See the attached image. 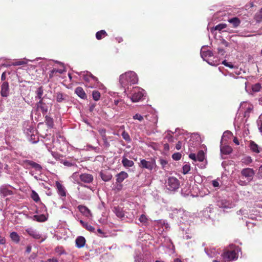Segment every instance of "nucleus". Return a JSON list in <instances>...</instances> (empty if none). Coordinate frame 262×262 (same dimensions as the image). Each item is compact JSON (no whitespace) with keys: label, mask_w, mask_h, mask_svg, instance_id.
<instances>
[{"label":"nucleus","mask_w":262,"mask_h":262,"mask_svg":"<svg viewBox=\"0 0 262 262\" xmlns=\"http://www.w3.org/2000/svg\"><path fill=\"white\" fill-rule=\"evenodd\" d=\"M0 193L2 196L5 197L13 194V191L9 189L8 186H2L0 188Z\"/></svg>","instance_id":"f8f14e48"},{"label":"nucleus","mask_w":262,"mask_h":262,"mask_svg":"<svg viewBox=\"0 0 262 262\" xmlns=\"http://www.w3.org/2000/svg\"><path fill=\"white\" fill-rule=\"evenodd\" d=\"M218 206L220 208H226L228 207V203L226 200H221L218 202Z\"/></svg>","instance_id":"72a5a7b5"},{"label":"nucleus","mask_w":262,"mask_h":262,"mask_svg":"<svg viewBox=\"0 0 262 262\" xmlns=\"http://www.w3.org/2000/svg\"><path fill=\"white\" fill-rule=\"evenodd\" d=\"M114 103V105L116 106H120L121 104H123V103L121 99L115 100Z\"/></svg>","instance_id":"a18cd8bd"},{"label":"nucleus","mask_w":262,"mask_h":262,"mask_svg":"<svg viewBox=\"0 0 262 262\" xmlns=\"http://www.w3.org/2000/svg\"><path fill=\"white\" fill-rule=\"evenodd\" d=\"M120 128L122 129H124V126L123 125L120 126ZM122 138L127 142H130L131 141V138L127 132H126L125 130H123V131L122 133Z\"/></svg>","instance_id":"412c9836"},{"label":"nucleus","mask_w":262,"mask_h":262,"mask_svg":"<svg viewBox=\"0 0 262 262\" xmlns=\"http://www.w3.org/2000/svg\"><path fill=\"white\" fill-rule=\"evenodd\" d=\"M56 186L57 189L58 194L64 200L67 195L65 187L58 181L56 182Z\"/></svg>","instance_id":"39448f33"},{"label":"nucleus","mask_w":262,"mask_h":262,"mask_svg":"<svg viewBox=\"0 0 262 262\" xmlns=\"http://www.w3.org/2000/svg\"><path fill=\"white\" fill-rule=\"evenodd\" d=\"M114 211L118 217L122 218L124 216V212L121 208L119 207H114Z\"/></svg>","instance_id":"aec40b11"},{"label":"nucleus","mask_w":262,"mask_h":262,"mask_svg":"<svg viewBox=\"0 0 262 262\" xmlns=\"http://www.w3.org/2000/svg\"><path fill=\"white\" fill-rule=\"evenodd\" d=\"M241 174L242 176L247 178V180L250 181H251L253 176L254 175V170L250 168H244L241 171Z\"/></svg>","instance_id":"423d86ee"},{"label":"nucleus","mask_w":262,"mask_h":262,"mask_svg":"<svg viewBox=\"0 0 262 262\" xmlns=\"http://www.w3.org/2000/svg\"><path fill=\"white\" fill-rule=\"evenodd\" d=\"M75 93L81 98L86 99L87 98L86 94L82 88L78 86L76 88Z\"/></svg>","instance_id":"2eb2a0df"},{"label":"nucleus","mask_w":262,"mask_h":262,"mask_svg":"<svg viewBox=\"0 0 262 262\" xmlns=\"http://www.w3.org/2000/svg\"><path fill=\"white\" fill-rule=\"evenodd\" d=\"M182 142L180 141H178L176 145V148L177 150H180L182 147Z\"/></svg>","instance_id":"8fccbe9b"},{"label":"nucleus","mask_w":262,"mask_h":262,"mask_svg":"<svg viewBox=\"0 0 262 262\" xmlns=\"http://www.w3.org/2000/svg\"><path fill=\"white\" fill-rule=\"evenodd\" d=\"M85 242L86 241L84 237L81 236H78L75 241L76 247L78 248H82L84 246Z\"/></svg>","instance_id":"dca6fc26"},{"label":"nucleus","mask_w":262,"mask_h":262,"mask_svg":"<svg viewBox=\"0 0 262 262\" xmlns=\"http://www.w3.org/2000/svg\"><path fill=\"white\" fill-rule=\"evenodd\" d=\"M233 142L234 143H235L236 145H239V142L238 141V139L236 138V137H235L234 139H233Z\"/></svg>","instance_id":"0e129e2a"},{"label":"nucleus","mask_w":262,"mask_h":262,"mask_svg":"<svg viewBox=\"0 0 262 262\" xmlns=\"http://www.w3.org/2000/svg\"><path fill=\"white\" fill-rule=\"evenodd\" d=\"M36 110H40L43 114H46L48 111L47 105L43 102V100H39L36 104Z\"/></svg>","instance_id":"6e6552de"},{"label":"nucleus","mask_w":262,"mask_h":262,"mask_svg":"<svg viewBox=\"0 0 262 262\" xmlns=\"http://www.w3.org/2000/svg\"><path fill=\"white\" fill-rule=\"evenodd\" d=\"M36 98H38L39 100H43L42 95L43 93V89L42 86L39 87L36 90Z\"/></svg>","instance_id":"cd10ccee"},{"label":"nucleus","mask_w":262,"mask_h":262,"mask_svg":"<svg viewBox=\"0 0 262 262\" xmlns=\"http://www.w3.org/2000/svg\"><path fill=\"white\" fill-rule=\"evenodd\" d=\"M45 122L48 127L50 128L53 127L54 121L52 118L48 115H46L45 117Z\"/></svg>","instance_id":"393cba45"},{"label":"nucleus","mask_w":262,"mask_h":262,"mask_svg":"<svg viewBox=\"0 0 262 262\" xmlns=\"http://www.w3.org/2000/svg\"><path fill=\"white\" fill-rule=\"evenodd\" d=\"M102 140H103V143H104V146H105L106 147H110V144L109 142H108V140H107V137L103 138H102Z\"/></svg>","instance_id":"49530a36"},{"label":"nucleus","mask_w":262,"mask_h":262,"mask_svg":"<svg viewBox=\"0 0 262 262\" xmlns=\"http://www.w3.org/2000/svg\"><path fill=\"white\" fill-rule=\"evenodd\" d=\"M25 64V62L24 61H17L12 63L13 66H20Z\"/></svg>","instance_id":"09e8293b"},{"label":"nucleus","mask_w":262,"mask_h":262,"mask_svg":"<svg viewBox=\"0 0 262 262\" xmlns=\"http://www.w3.org/2000/svg\"><path fill=\"white\" fill-rule=\"evenodd\" d=\"M99 134L102 137V138L107 137L106 135V129H101L99 130Z\"/></svg>","instance_id":"79ce46f5"},{"label":"nucleus","mask_w":262,"mask_h":262,"mask_svg":"<svg viewBox=\"0 0 262 262\" xmlns=\"http://www.w3.org/2000/svg\"><path fill=\"white\" fill-rule=\"evenodd\" d=\"M160 164H161V165L163 167H164L167 164V161L163 159H161L160 160Z\"/></svg>","instance_id":"bf43d9fd"},{"label":"nucleus","mask_w":262,"mask_h":262,"mask_svg":"<svg viewBox=\"0 0 262 262\" xmlns=\"http://www.w3.org/2000/svg\"><path fill=\"white\" fill-rule=\"evenodd\" d=\"M223 259L225 260L231 261L237 257V253L235 250H227L225 251L222 255Z\"/></svg>","instance_id":"20e7f679"},{"label":"nucleus","mask_w":262,"mask_h":262,"mask_svg":"<svg viewBox=\"0 0 262 262\" xmlns=\"http://www.w3.org/2000/svg\"><path fill=\"white\" fill-rule=\"evenodd\" d=\"M260 88H261L260 85L259 84L257 83L254 85V87L253 88V90L255 91H259L260 90Z\"/></svg>","instance_id":"603ef678"},{"label":"nucleus","mask_w":262,"mask_h":262,"mask_svg":"<svg viewBox=\"0 0 262 262\" xmlns=\"http://www.w3.org/2000/svg\"><path fill=\"white\" fill-rule=\"evenodd\" d=\"M212 184L213 186L214 187L219 186V183L215 180L212 181Z\"/></svg>","instance_id":"6e6d98bb"},{"label":"nucleus","mask_w":262,"mask_h":262,"mask_svg":"<svg viewBox=\"0 0 262 262\" xmlns=\"http://www.w3.org/2000/svg\"><path fill=\"white\" fill-rule=\"evenodd\" d=\"M221 151L223 154L229 155L232 152V149L230 146H226L222 147L221 148Z\"/></svg>","instance_id":"c85d7f7f"},{"label":"nucleus","mask_w":262,"mask_h":262,"mask_svg":"<svg viewBox=\"0 0 262 262\" xmlns=\"http://www.w3.org/2000/svg\"><path fill=\"white\" fill-rule=\"evenodd\" d=\"M154 162L152 161H147L145 159H142L140 161L139 166L142 168L152 170L154 168Z\"/></svg>","instance_id":"0eeeda50"},{"label":"nucleus","mask_w":262,"mask_h":262,"mask_svg":"<svg viewBox=\"0 0 262 262\" xmlns=\"http://www.w3.org/2000/svg\"><path fill=\"white\" fill-rule=\"evenodd\" d=\"M128 177V174L125 171H121L120 173L116 174V183H122V182Z\"/></svg>","instance_id":"9d476101"},{"label":"nucleus","mask_w":262,"mask_h":262,"mask_svg":"<svg viewBox=\"0 0 262 262\" xmlns=\"http://www.w3.org/2000/svg\"><path fill=\"white\" fill-rule=\"evenodd\" d=\"M24 162L30 165L32 167L34 168L36 170L41 171L42 170V167L39 164L33 161L26 160L24 161Z\"/></svg>","instance_id":"4468645a"},{"label":"nucleus","mask_w":262,"mask_h":262,"mask_svg":"<svg viewBox=\"0 0 262 262\" xmlns=\"http://www.w3.org/2000/svg\"><path fill=\"white\" fill-rule=\"evenodd\" d=\"M165 139H167V141L169 142H174L173 137L170 134H168L165 137Z\"/></svg>","instance_id":"37998d69"},{"label":"nucleus","mask_w":262,"mask_h":262,"mask_svg":"<svg viewBox=\"0 0 262 262\" xmlns=\"http://www.w3.org/2000/svg\"><path fill=\"white\" fill-rule=\"evenodd\" d=\"M182 155L180 152H176L172 155V158L173 160L178 161L181 159Z\"/></svg>","instance_id":"4c0bfd02"},{"label":"nucleus","mask_w":262,"mask_h":262,"mask_svg":"<svg viewBox=\"0 0 262 262\" xmlns=\"http://www.w3.org/2000/svg\"><path fill=\"white\" fill-rule=\"evenodd\" d=\"M26 231L29 235L31 236L35 239H39L41 237L39 233L32 228H28L26 230Z\"/></svg>","instance_id":"f3484780"},{"label":"nucleus","mask_w":262,"mask_h":262,"mask_svg":"<svg viewBox=\"0 0 262 262\" xmlns=\"http://www.w3.org/2000/svg\"><path fill=\"white\" fill-rule=\"evenodd\" d=\"M89 76L90 79H93L94 81H96L98 80V79L95 76H93L91 73H89Z\"/></svg>","instance_id":"13d9d810"},{"label":"nucleus","mask_w":262,"mask_h":262,"mask_svg":"<svg viewBox=\"0 0 262 262\" xmlns=\"http://www.w3.org/2000/svg\"><path fill=\"white\" fill-rule=\"evenodd\" d=\"M6 243V239L0 235V244L4 245Z\"/></svg>","instance_id":"5fc2aeb1"},{"label":"nucleus","mask_w":262,"mask_h":262,"mask_svg":"<svg viewBox=\"0 0 262 262\" xmlns=\"http://www.w3.org/2000/svg\"><path fill=\"white\" fill-rule=\"evenodd\" d=\"M31 197L35 202H38L40 201V198L38 194L34 190L32 191Z\"/></svg>","instance_id":"2f4dec72"},{"label":"nucleus","mask_w":262,"mask_h":262,"mask_svg":"<svg viewBox=\"0 0 262 262\" xmlns=\"http://www.w3.org/2000/svg\"><path fill=\"white\" fill-rule=\"evenodd\" d=\"M164 148L165 150H168L169 149V145L167 143H165L164 144Z\"/></svg>","instance_id":"69168bd1"},{"label":"nucleus","mask_w":262,"mask_h":262,"mask_svg":"<svg viewBox=\"0 0 262 262\" xmlns=\"http://www.w3.org/2000/svg\"><path fill=\"white\" fill-rule=\"evenodd\" d=\"M226 27H227V25L225 24H220L215 27L214 29L215 30L221 31V30L226 28Z\"/></svg>","instance_id":"e433bc0d"},{"label":"nucleus","mask_w":262,"mask_h":262,"mask_svg":"<svg viewBox=\"0 0 262 262\" xmlns=\"http://www.w3.org/2000/svg\"><path fill=\"white\" fill-rule=\"evenodd\" d=\"M9 93V86L8 82H4L1 86V95L2 97H7Z\"/></svg>","instance_id":"1a4fd4ad"},{"label":"nucleus","mask_w":262,"mask_h":262,"mask_svg":"<svg viewBox=\"0 0 262 262\" xmlns=\"http://www.w3.org/2000/svg\"><path fill=\"white\" fill-rule=\"evenodd\" d=\"M122 163L125 167H130L134 166V163L133 161L129 160L125 157H123Z\"/></svg>","instance_id":"a211bd4d"},{"label":"nucleus","mask_w":262,"mask_h":262,"mask_svg":"<svg viewBox=\"0 0 262 262\" xmlns=\"http://www.w3.org/2000/svg\"><path fill=\"white\" fill-rule=\"evenodd\" d=\"M204 152L203 150H200L197 154V159L200 162L203 161L204 159Z\"/></svg>","instance_id":"f704fd0d"},{"label":"nucleus","mask_w":262,"mask_h":262,"mask_svg":"<svg viewBox=\"0 0 262 262\" xmlns=\"http://www.w3.org/2000/svg\"><path fill=\"white\" fill-rule=\"evenodd\" d=\"M6 79V73L4 72L1 76V80H5Z\"/></svg>","instance_id":"774afa93"},{"label":"nucleus","mask_w":262,"mask_h":262,"mask_svg":"<svg viewBox=\"0 0 262 262\" xmlns=\"http://www.w3.org/2000/svg\"><path fill=\"white\" fill-rule=\"evenodd\" d=\"M189 157L194 160V161H196V157L195 154L191 153L189 155Z\"/></svg>","instance_id":"864d4df0"},{"label":"nucleus","mask_w":262,"mask_h":262,"mask_svg":"<svg viewBox=\"0 0 262 262\" xmlns=\"http://www.w3.org/2000/svg\"><path fill=\"white\" fill-rule=\"evenodd\" d=\"M222 64H223L224 65H225L226 67H229L231 69L233 68V66L232 64H231L230 63H228V62H227V61L226 60H224L222 62Z\"/></svg>","instance_id":"de8ad7c7"},{"label":"nucleus","mask_w":262,"mask_h":262,"mask_svg":"<svg viewBox=\"0 0 262 262\" xmlns=\"http://www.w3.org/2000/svg\"><path fill=\"white\" fill-rule=\"evenodd\" d=\"M122 187L123 185L121 183H116L115 190L119 191L122 189Z\"/></svg>","instance_id":"c03bdc74"},{"label":"nucleus","mask_w":262,"mask_h":262,"mask_svg":"<svg viewBox=\"0 0 262 262\" xmlns=\"http://www.w3.org/2000/svg\"><path fill=\"white\" fill-rule=\"evenodd\" d=\"M139 220L140 221V222L141 223H145L147 222V219L146 216L144 214H142L140 217H139Z\"/></svg>","instance_id":"ea45409f"},{"label":"nucleus","mask_w":262,"mask_h":262,"mask_svg":"<svg viewBox=\"0 0 262 262\" xmlns=\"http://www.w3.org/2000/svg\"><path fill=\"white\" fill-rule=\"evenodd\" d=\"M56 73H55V69H53L52 71H50V73L49 74V77L50 78H52L53 77L54 74Z\"/></svg>","instance_id":"052dcab7"},{"label":"nucleus","mask_w":262,"mask_h":262,"mask_svg":"<svg viewBox=\"0 0 262 262\" xmlns=\"http://www.w3.org/2000/svg\"><path fill=\"white\" fill-rule=\"evenodd\" d=\"M217 50H218V53L220 54L221 55H224V54L225 53L224 49H223L222 48H218Z\"/></svg>","instance_id":"4d7b16f0"},{"label":"nucleus","mask_w":262,"mask_h":262,"mask_svg":"<svg viewBox=\"0 0 262 262\" xmlns=\"http://www.w3.org/2000/svg\"><path fill=\"white\" fill-rule=\"evenodd\" d=\"M191 169V167L189 164H186L183 166V173L186 174L188 173Z\"/></svg>","instance_id":"c9c22d12"},{"label":"nucleus","mask_w":262,"mask_h":262,"mask_svg":"<svg viewBox=\"0 0 262 262\" xmlns=\"http://www.w3.org/2000/svg\"><path fill=\"white\" fill-rule=\"evenodd\" d=\"M120 83L123 88L132 84H134L138 82V77L137 74L133 71H129L120 75L119 79Z\"/></svg>","instance_id":"f257e3e1"},{"label":"nucleus","mask_w":262,"mask_h":262,"mask_svg":"<svg viewBox=\"0 0 262 262\" xmlns=\"http://www.w3.org/2000/svg\"><path fill=\"white\" fill-rule=\"evenodd\" d=\"M68 96L63 93L58 92L56 93V100L58 102H62L67 100Z\"/></svg>","instance_id":"6ab92c4d"},{"label":"nucleus","mask_w":262,"mask_h":262,"mask_svg":"<svg viewBox=\"0 0 262 262\" xmlns=\"http://www.w3.org/2000/svg\"><path fill=\"white\" fill-rule=\"evenodd\" d=\"M106 36H107V34L104 30H101L96 33V38L98 40H100Z\"/></svg>","instance_id":"b1692460"},{"label":"nucleus","mask_w":262,"mask_h":262,"mask_svg":"<svg viewBox=\"0 0 262 262\" xmlns=\"http://www.w3.org/2000/svg\"><path fill=\"white\" fill-rule=\"evenodd\" d=\"M10 237L11 239L15 242L16 243H18L20 241V237L18 234L15 232H12L10 234Z\"/></svg>","instance_id":"c756f323"},{"label":"nucleus","mask_w":262,"mask_h":262,"mask_svg":"<svg viewBox=\"0 0 262 262\" xmlns=\"http://www.w3.org/2000/svg\"><path fill=\"white\" fill-rule=\"evenodd\" d=\"M85 228L87 230L92 232H94L95 230V228L93 226H91V225L89 224L88 223H87V224L85 225Z\"/></svg>","instance_id":"58836bf2"},{"label":"nucleus","mask_w":262,"mask_h":262,"mask_svg":"<svg viewBox=\"0 0 262 262\" xmlns=\"http://www.w3.org/2000/svg\"><path fill=\"white\" fill-rule=\"evenodd\" d=\"M254 19L257 23H259L262 21V8L259 12L255 14L254 16Z\"/></svg>","instance_id":"7c9ffc66"},{"label":"nucleus","mask_w":262,"mask_h":262,"mask_svg":"<svg viewBox=\"0 0 262 262\" xmlns=\"http://www.w3.org/2000/svg\"><path fill=\"white\" fill-rule=\"evenodd\" d=\"M250 147L251 150L256 153H259L258 146L254 141H251L250 143Z\"/></svg>","instance_id":"a878e982"},{"label":"nucleus","mask_w":262,"mask_h":262,"mask_svg":"<svg viewBox=\"0 0 262 262\" xmlns=\"http://www.w3.org/2000/svg\"><path fill=\"white\" fill-rule=\"evenodd\" d=\"M143 90L139 88H135L133 90V95L130 99L134 102H138L141 100L144 96Z\"/></svg>","instance_id":"7ed1b4c3"},{"label":"nucleus","mask_w":262,"mask_h":262,"mask_svg":"<svg viewBox=\"0 0 262 262\" xmlns=\"http://www.w3.org/2000/svg\"><path fill=\"white\" fill-rule=\"evenodd\" d=\"M93 98L95 101H98L100 99L101 94L98 91H94L92 93Z\"/></svg>","instance_id":"473e14b6"},{"label":"nucleus","mask_w":262,"mask_h":262,"mask_svg":"<svg viewBox=\"0 0 262 262\" xmlns=\"http://www.w3.org/2000/svg\"><path fill=\"white\" fill-rule=\"evenodd\" d=\"M77 208L79 211L85 216L89 217L92 216L91 212L87 207L83 205H79Z\"/></svg>","instance_id":"9b49d317"},{"label":"nucleus","mask_w":262,"mask_h":262,"mask_svg":"<svg viewBox=\"0 0 262 262\" xmlns=\"http://www.w3.org/2000/svg\"><path fill=\"white\" fill-rule=\"evenodd\" d=\"M33 218L34 220L38 222H43L47 220V218L44 214L35 215Z\"/></svg>","instance_id":"5701e85b"},{"label":"nucleus","mask_w":262,"mask_h":262,"mask_svg":"<svg viewBox=\"0 0 262 262\" xmlns=\"http://www.w3.org/2000/svg\"><path fill=\"white\" fill-rule=\"evenodd\" d=\"M83 79L85 81H89L90 80V78L89 76V74L84 75Z\"/></svg>","instance_id":"680f3d73"},{"label":"nucleus","mask_w":262,"mask_h":262,"mask_svg":"<svg viewBox=\"0 0 262 262\" xmlns=\"http://www.w3.org/2000/svg\"><path fill=\"white\" fill-rule=\"evenodd\" d=\"M48 262H58L57 258H53L48 259Z\"/></svg>","instance_id":"e2e57ef3"},{"label":"nucleus","mask_w":262,"mask_h":262,"mask_svg":"<svg viewBox=\"0 0 262 262\" xmlns=\"http://www.w3.org/2000/svg\"><path fill=\"white\" fill-rule=\"evenodd\" d=\"M180 182L178 179L175 177H169L166 182V187L171 191H174L179 188Z\"/></svg>","instance_id":"f03ea898"},{"label":"nucleus","mask_w":262,"mask_h":262,"mask_svg":"<svg viewBox=\"0 0 262 262\" xmlns=\"http://www.w3.org/2000/svg\"><path fill=\"white\" fill-rule=\"evenodd\" d=\"M133 119L134 120H138L140 121H142L143 120V117L141 115L139 114H136L135 115L133 116Z\"/></svg>","instance_id":"a19ab883"},{"label":"nucleus","mask_w":262,"mask_h":262,"mask_svg":"<svg viewBox=\"0 0 262 262\" xmlns=\"http://www.w3.org/2000/svg\"><path fill=\"white\" fill-rule=\"evenodd\" d=\"M101 179L105 182L109 181L112 178V175L110 173H100Z\"/></svg>","instance_id":"bb28decb"},{"label":"nucleus","mask_w":262,"mask_h":262,"mask_svg":"<svg viewBox=\"0 0 262 262\" xmlns=\"http://www.w3.org/2000/svg\"><path fill=\"white\" fill-rule=\"evenodd\" d=\"M80 179L84 183H90L93 181V177L90 174L83 173L80 176Z\"/></svg>","instance_id":"ddd939ff"},{"label":"nucleus","mask_w":262,"mask_h":262,"mask_svg":"<svg viewBox=\"0 0 262 262\" xmlns=\"http://www.w3.org/2000/svg\"><path fill=\"white\" fill-rule=\"evenodd\" d=\"M63 164L64 166H66L68 167H71L74 165L73 164H72L71 162L68 161H64Z\"/></svg>","instance_id":"3c124183"},{"label":"nucleus","mask_w":262,"mask_h":262,"mask_svg":"<svg viewBox=\"0 0 262 262\" xmlns=\"http://www.w3.org/2000/svg\"><path fill=\"white\" fill-rule=\"evenodd\" d=\"M31 247L30 246H28L26 248V252L27 253H30L31 251Z\"/></svg>","instance_id":"338daca9"},{"label":"nucleus","mask_w":262,"mask_h":262,"mask_svg":"<svg viewBox=\"0 0 262 262\" xmlns=\"http://www.w3.org/2000/svg\"><path fill=\"white\" fill-rule=\"evenodd\" d=\"M228 21L233 25L234 28L237 27L241 24L240 19L236 17L229 19Z\"/></svg>","instance_id":"4be33fe9"}]
</instances>
